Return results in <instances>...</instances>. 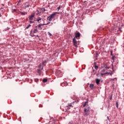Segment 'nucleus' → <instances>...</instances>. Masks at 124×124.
<instances>
[{
    "instance_id": "nucleus-1",
    "label": "nucleus",
    "mask_w": 124,
    "mask_h": 124,
    "mask_svg": "<svg viewBox=\"0 0 124 124\" xmlns=\"http://www.w3.org/2000/svg\"><path fill=\"white\" fill-rule=\"evenodd\" d=\"M57 14H59V13L58 12H55L49 16L47 17V20H48L49 22H51V21H52V20H53V19L56 17V15H57Z\"/></svg>"
},
{
    "instance_id": "nucleus-2",
    "label": "nucleus",
    "mask_w": 124,
    "mask_h": 124,
    "mask_svg": "<svg viewBox=\"0 0 124 124\" xmlns=\"http://www.w3.org/2000/svg\"><path fill=\"white\" fill-rule=\"evenodd\" d=\"M84 116H89L91 112V108L90 107L86 108L84 110Z\"/></svg>"
},
{
    "instance_id": "nucleus-3",
    "label": "nucleus",
    "mask_w": 124,
    "mask_h": 124,
    "mask_svg": "<svg viewBox=\"0 0 124 124\" xmlns=\"http://www.w3.org/2000/svg\"><path fill=\"white\" fill-rule=\"evenodd\" d=\"M34 16H35V14H33L29 16V20H30V24H33V23H34Z\"/></svg>"
},
{
    "instance_id": "nucleus-4",
    "label": "nucleus",
    "mask_w": 124,
    "mask_h": 124,
    "mask_svg": "<svg viewBox=\"0 0 124 124\" xmlns=\"http://www.w3.org/2000/svg\"><path fill=\"white\" fill-rule=\"evenodd\" d=\"M43 67L42 66V64H40L39 66V69L38 70V73L39 75H41V70H43Z\"/></svg>"
},
{
    "instance_id": "nucleus-5",
    "label": "nucleus",
    "mask_w": 124,
    "mask_h": 124,
    "mask_svg": "<svg viewBox=\"0 0 124 124\" xmlns=\"http://www.w3.org/2000/svg\"><path fill=\"white\" fill-rule=\"evenodd\" d=\"M73 43L74 44V46H75V47H78L77 45V41L76 40V39L75 38H73Z\"/></svg>"
},
{
    "instance_id": "nucleus-6",
    "label": "nucleus",
    "mask_w": 124,
    "mask_h": 124,
    "mask_svg": "<svg viewBox=\"0 0 124 124\" xmlns=\"http://www.w3.org/2000/svg\"><path fill=\"white\" fill-rule=\"evenodd\" d=\"M80 35H81V34H80V32H78L76 33L75 37L76 38H77V37H80Z\"/></svg>"
},
{
    "instance_id": "nucleus-7",
    "label": "nucleus",
    "mask_w": 124,
    "mask_h": 124,
    "mask_svg": "<svg viewBox=\"0 0 124 124\" xmlns=\"http://www.w3.org/2000/svg\"><path fill=\"white\" fill-rule=\"evenodd\" d=\"M95 82H96V84H97V85H99V83L100 82V79H99L98 78H96Z\"/></svg>"
},
{
    "instance_id": "nucleus-8",
    "label": "nucleus",
    "mask_w": 124,
    "mask_h": 124,
    "mask_svg": "<svg viewBox=\"0 0 124 124\" xmlns=\"http://www.w3.org/2000/svg\"><path fill=\"white\" fill-rule=\"evenodd\" d=\"M94 68L95 69H96V70H97V69H98V66L96 65V62H94Z\"/></svg>"
},
{
    "instance_id": "nucleus-9",
    "label": "nucleus",
    "mask_w": 124,
    "mask_h": 124,
    "mask_svg": "<svg viewBox=\"0 0 124 124\" xmlns=\"http://www.w3.org/2000/svg\"><path fill=\"white\" fill-rule=\"evenodd\" d=\"M36 12L37 13L36 14V15H39L40 14H41V11H40V10H37Z\"/></svg>"
},
{
    "instance_id": "nucleus-10",
    "label": "nucleus",
    "mask_w": 124,
    "mask_h": 124,
    "mask_svg": "<svg viewBox=\"0 0 124 124\" xmlns=\"http://www.w3.org/2000/svg\"><path fill=\"white\" fill-rule=\"evenodd\" d=\"M40 10L41 11V12H42L43 13L45 12V8H41Z\"/></svg>"
},
{
    "instance_id": "nucleus-11",
    "label": "nucleus",
    "mask_w": 124,
    "mask_h": 124,
    "mask_svg": "<svg viewBox=\"0 0 124 124\" xmlns=\"http://www.w3.org/2000/svg\"><path fill=\"white\" fill-rule=\"evenodd\" d=\"M42 20V18L41 17H38L36 19L37 22H40V21Z\"/></svg>"
},
{
    "instance_id": "nucleus-12",
    "label": "nucleus",
    "mask_w": 124,
    "mask_h": 124,
    "mask_svg": "<svg viewBox=\"0 0 124 124\" xmlns=\"http://www.w3.org/2000/svg\"><path fill=\"white\" fill-rule=\"evenodd\" d=\"M27 3H24V4L25 5V8H29V7H30V4H27Z\"/></svg>"
},
{
    "instance_id": "nucleus-13",
    "label": "nucleus",
    "mask_w": 124,
    "mask_h": 124,
    "mask_svg": "<svg viewBox=\"0 0 124 124\" xmlns=\"http://www.w3.org/2000/svg\"><path fill=\"white\" fill-rule=\"evenodd\" d=\"M93 87H94V85H93V84H91L90 85V88L91 89H92L93 90Z\"/></svg>"
},
{
    "instance_id": "nucleus-14",
    "label": "nucleus",
    "mask_w": 124,
    "mask_h": 124,
    "mask_svg": "<svg viewBox=\"0 0 124 124\" xmlns=\"http://www.w3.org/2000/svg\"><path fill=\"white\" fill-rule=\"evenodd\" d=\"M33 33H36L37 32H38V30H37V29H34L33 31Z\"/></svg>"
},
{
    "instance_id": "nucleus-15",
    "label": "nucleus",
    "mask_w": 124,
    "mask_h": 124,
    "mask_svg": "<svg viewBox=\"0 0 124 124\" xmlns=\"http://www.w3.org/2000/svg\"><path fill=\"white\" fill-rule=\"evenodd\" d=\"M47 81H48L47 78H44L43 80V83H46V82H47Z\"/></svg>"
},
{
    "instance_id": "nucleus-16",
    "label": "nucleus",
    "mask_w": 124,
    "mask_h": 124,
    "mask_svg": "<svg viewBox=\"0 0 124 124\" xmlns=\"http://www.w3.org/2000/svg\"><path fill=\"white\" fill-rule=\"evenodd\" d=\"M87 104H88V101H86L84 103V104L83 105V107H86V106H87Z\"/></svg>"
},
{
    "instance_id": "nucleus-17",
    "label": "nucleus",
    "mask_w": 124,
    "mask_h": 124,
    "mask_svg": "<svg viewBox=\"0 0 124 124\" xmlns=\"http://www.w3.org/2000/svg\"><path fill=\"white\" fill-rule=\"evenodd\" d=\"M20 13H21V14L22 15H25V14H27V13L26 12H20Z\"/></svg>"
},
{
    "instance_id": "nucleus-18",
    "label": "nucleus",
    "mask_w": 124,
    "mask_h": 124,
    "mask_svg": "<svg viewBox=\"0 0 124 124\" xmlns=\"http://www.w3.org/2000/svg\"><path fill=\"white\" fill-rule=\"evenodd\" d=\"M116 105L117 108H119V104L118 103V102H116Z\"/></svg>"
},
{
    "instance_id": "nucleus-19",
    "label": "nucleus",
    "mask_w": 124,
    "mask_h": 124,
    "mask_svg": "<svg viewBox=\"0 0 124 124\" xmlns=\"http://www.w3.org/2000/svg\"><path fill=\"white\" fill-rule=\"evenodd\" d=\"M30 27H31V25L29 24L27 27H26V29H28L30 28Z\"/></svg>"
},
{
    "instance_id": "nucleus-20",
    "label": "nucleus",
    "mask_w": 124,
    "mask_h": 124,
    "mask_svg": "<svg viewBox=\"0 0 124 124\" xmlns=\"http://www.w3.org/2000/svg\"><path fill=\"white\" fill-rule=\"evenodd\" d=\"M47 34H48L49 36H52V33H51L50 32H47Z\"/></svg>"
},
{
    "instance_id": "nucleus-21",
    "label": "nucleus",
    "mask_w": 124,
    "mask_h": 124,
    "mask_svg": "<svg viewBox=\"0 0 124 124\" xmlns=\"http://www.w3.org/2000/svg\"><path fill=\"white\" fill-rule=\"evenodd\" d=\"M42 26V24H40L38 25V28H41Z\"/></svg>"
},
{
    "instance_id": "nucleus-22",
    "label": "nucleus",
    "mask_w": 124,
    "mask_h": 124,
    "mask_svg": "<svg viewBox=\"0 0 124 124\" xmlns=\"http://www.w3.org/2000/svg\"><path fill=\"white\" fill-rule=\"evenodd\" d=\"M45 64H46V61H44L43 62V65H45Z\"/></svg>"
},
{
    "instance_id": "nucleus-23",
    "label": "nucleus",
    "mask_w": 124,
    "mask_h": 124,
    "mask_svg": "<svg viewBox=\"0 0 124 124\" xmlns=\"http://www.w3.org/2000/svg\"><path fill=\"white\" fill-rule=\"evenodd\" d=\"M105 68H106V69H109V67H108L107 66H105Z\"/></svg>"
},
{
    "instance_id": "nucleus-24",
    "label": "nucleus",
    "mask_w": 124,
    "mask_h": 124,
    "mask_svg": "<svg viewBox=\"0 0 124 124\" xmlns=\"http://www.w3.org/2000/svg\"><path fill=\"white\" fill-rule=\"evenodd\" d=\"M57 9H58V11H59V10L61 9V6H59V7L57 8Z\"/></svg>"
},
{
    "instance_id": "nucleus-25",
    "label": "nucleus",
    "mask_w": 124,
    "mask_h": 124,
    "mask_svg": "<svg viewBox=\"0 0 124 124\" xmlns=\"http://www.w3.org/2000/svg\"><path fill=\"white\" fill-rule=\"evenodd\" d=\"M39 79H35V82H38Z\"/></svg>"
},
{
    "instance_id": "nucleus-26",
    "label": "nucleus",
    "mask_w": 124,
    "mask_h": 124,
    "mask_svg": "<svg viewBox=\"0 0 124 124\" xmlns=\"http://www.w3.org/2000/svg\"><path fill=\"white\" fill-rule=\"evenodd\" d=\"M42 26H47L46 24H42Z\"/></svg>"
},
{
    "instance_id": "nucleus-27",
    "label": "nucleus",
    "mask_w": 124,
    "mask_h": 124,
    "mask_svg": "<svg viewBox=\"0 0 124 124\" xmlns=\"http://www.w3.org/2000/svg\"><path fill=\"white\" fill-rule=\"evenodd\" d=\"M71 106H72L71 105H70V106H69V107H68V109H70V108H69V107H71Z\"/></svg>"
},
{
    "instance_id": "nucleus-28",
    "label": "nucleus",
    "mask_w": 124,
    "mask_h": 124,
    "mask_svg": "<svg viewBox=\"0 0 124 124\" xmlns=\"http://www.w3.org/2000/svg\"><path fill=\"white\" fill-rule=\"evenodd\" d=\"M49 24H50V22H49L48 23H47L46 24V25H49Z\"/></svg>"
},
{
    "instance_id": "nucleus-29",
    "label": "nucleus",
    "mask_w": 124,
    "mask_h": 124,
    "mask_svg": "<svg viewBox=\"0 0 124 124\" xmlns=\"http://www.w3.org/2000/svg\"><path fill=\"white\" fill-rule=\"evenodd\" d=\"M72 124V122H70L69 123V124Z\"/></svg>"
},
{
    "instance_id": "nucleus-30",
    "label": "nucleus",
    "mask_w": 124,
    "mask_h": 124,
    "mask_svg": "<svg viewBox=\"0 0 124 124\" xmlns=\"http://www.w3.org/2000/svg\"><path fill=\"white\" fill-rule=\"evenodd\" d=\"M107 119H108V121H110L109 119V117L108 116V117H107Z\"/></svg>"
},
{
    "instance_id": "nucleus-31",
    "label": "nucleus",
    "mask_w": 124,
    "mask_h": 124,
    "mask_svg": "<svg viewBox=\"0 0 124 124\" xmlns=\"http://www.w3.org/2000/svg\"><path fill=\"white\" fill-rule=\"evenodd\" d=\"M14 11H15V12H16V9H14Z\"/></svg>"
},
{
    "instance_id": "nucleus-32",
    "label": "nucleus",
    "mask_w": 124,
    "mask_h": 124,
    "mask_svg": "<svg viewBox=\"0 0 124 124\" xmlns=\"http://www.w3.org/2000/svg\"><path fill=\"white\" fill-rule=\"evenodd\" d=\"M36 36H37V37H39L38 35H37Z\"/></svg>"
},
{
    "instance_id": "nucleus-33",
    "label": "nucleus",
    "mask_w": 124,
    "mask_h": 124,
    "mask_svg": "<svg viewBox=\"0 0 124 124\" xmlns=\"http://www.w3.org/2000/svg\"><path fill=\"white\" fill-rule=\"evenodd\" d=\"M109 74L110 75H112V74H111V73H109Z\"/></svg>"
},
{
    "instance_id": "nucleus-34",
    "label": "nucleus",
    "mask_w": 124,
    "mask_h": 124,
    "mask_svg": "<svg viewBox=\"0 0 124 124\" xmlns=\"http://www.w3.org/2000/svg\"><path fill=\"white\" fill-rule=\"evenodd\" d=\"M1 14H0V17H1Z\"/></svg>"
},
{
    "instance_id": "nucleus-35",
    "label": "nucleus",
    "mask_w": 124,
    "mask_h": 124,
    "mask_svg": "<svg viewBox=\"0 0 124 124\" xmlns=\"http://www.w3.org/2000/svg\"><path fill=\"white\" fill-rule=\"evenodd\" d=\"M110 99H112V97H111L110 98Z\"/></svg>"
},
{
    "instance_id": "nucleus-36",
    "label": "nucleus",
    "mask_w": 124,
    "mask_h": 124,
    "mask_svg": "<svg viewBox=\"0 0 124 124\" xmlns=\"http://www.w3.org/2000/svg\"><path fill=\"white\" fill-rule=\"evenodd\" d=\"M102 75H104V74H102Z\"/></svg>"
},
{
    "instance_id": "nucleus-37",
    "label": "nucleus",
    "mask_w": 124,
    "mask_h": 124,
    "mask_svg": "<svg viewBox=\"0 0 124 124\" xmlns=\"http://www.w3.org/2000/svg\"><path fill=\"white\" fill-rule=\"evenodd\" d=\"M111 54H112V52H111Z\"/></svg>"
},
{
    "instance_id": "nucleus-38",
    "label": "nucleus",
    "mask_w": 124,
    "mask_h": 124,
    "mask_svg": "<svg viewBox=\"0 0 124 124\" xmlns=\"http://www.w3.org/2000/svg\"><path fill=\"white\" fill-rule=\"evenodd\" d=\"M123 47H124V45L123 46Z\"/></svg>"
}]
</instances>
